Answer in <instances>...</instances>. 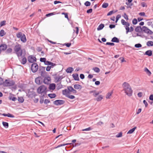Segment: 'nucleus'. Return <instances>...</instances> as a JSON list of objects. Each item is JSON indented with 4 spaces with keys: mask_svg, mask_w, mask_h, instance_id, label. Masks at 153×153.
Returning a JSON list of instances; mask_svg holds the SVG:
<instances>
[{
    "mask_svg": "<svg viewBox=\"0 0 153 153\" xmlns=\"http://www.w3.org/2000/svg\"><path fill=\"white\" fill-rule=\"evenodd\" d=\"M21 45L17 44L14 46V50L17 55L19 59L21 58L23 54H25V51L24 49H22Z\"/></svg>",
    "mask_w": 153,
    "mask_h": 153,
    "instance_id": "nucleus-1",
    "label": "nucleus"
},
{
    "mask_svg": "<svg viewBox=\"0 0 153 153\" xmlns=\"http://www.w3.org/2000/svg\"><path fill=\"white\" fill-rule=\"evenodd\" d=\"M122 86L125 93L128 96H131L132 95L133 91L130 85L127 82H124Z\"/></svg>",
    "mask_w": 153,
    "mask_h": 153,
    "instance_id": "nucleus-2",
    "label": "nucleus"
},
{
    "mask_svg": "<svg viewBox=\"0 0 153 153\" xmlns=\"http://www.w3.org/2000/svg\"><path fill=\"white\" fill-rule=\"evenodd\" d=\"M46 90L47 87L44 85H42L38 88L37 91L38 94H43L44 95L46 93Z\"/></svg>",
    "mask_w": 153,
    "mask_h": 153,
    "instance_id": "nucleus-3",
    "label": "nucleus"
},
{
    "mask_svg": "<svg viewBox=\"0 0 153 153\" xmlns=\"http://www.w3.org/2000/svg\"><path fill=\"white\" fill-rule=\"evenodd\" d=\"M16 36L17 38H20L21 41L22 42L25 43L26 42L27 39L25 35L22 34L21 32H19L17 33Z\"/></svg>",
    "mask_w": 153,
    "mask_h": 153,
    "instance_id": "nucleus-4",
    "label": "nucleus"
},
{
    "mask_svg": "<svg viewBox=\"0 0 153 153\" xmlns=\"http://www.w3.org/2000/svg\"><path fill=\"white\" fill-rule=\"evenodd\" d=\"M15 82L13 80H6L3 83V85L5 86H11L14 85Z\"/></svg>",
    "mask_w": 153,
    "mask_h": 153,
    "instance_id": "nucleus-5",
    "label": "nucleus"
},
{
    "mask_svg": "<svg viewBox=\"0 0 153 153\" xmlns=\"http://www.w3.org/2000/svg\"><path fill=\"white\" fill-rule=\"evenodd\" d=\"M142 30L144 33L149 34H152V32L150 30L145 26H143L142 27Z\"/></svg>",
    "mask_w": 153,
    "mask_h": 153,
    "instance_id": "nucleus-6",
    "label": "nucleus"
},
{
    "mask_svg": "<svg viewBox=\"0 0 153 153\" xmlns=\"http://www.w3.org/2000/svg\"><path fill=\"white\" fill-rule=\"evenodd\" d=\"M38 68V67L37 64L36 63H33L31 66V70L33 73L37 71Z\"/></svg>",
    "mask_w": 153,
    "mask_h": 153,
    "instance_id": "nucleus-7",
    "label": "nucleus"
},
{
    "mask_svg": "<svg viewBox=\"0 0 153 153\" xmlns=\"http://www.w3.org/2000/svg\"><path fill=\"white\" fill-rule=\"evenodd\" d=\"M28 61L30 63H33L36 61V58L33 56H28L27 58Z\"/></svg>",
    "mask_w": 153,
    "mask_h": 153,
    "instance_id": "nucleus-8",
    "label": "nucleus"
},
{
    "mask_svg": "<svg viewBox=\"0 0 153 153\" xmlns=\"http://www.w3.org/2000/svg\"><path fill=\"white\" fill-rule=\"evenodd\" d=\"M7 45L5 44H2L0 45V53L2 51H5L7 48Z\"/></svg>",
    "mask_w": 153,
    "mask_h": 153,
    "instance_id": "nucleus-9",
    "label": "nucleus"
},
{
    "mask_svg": "<svg viewBox=\"0 0 153 153\" xmlns=\"http://www.w3.org/2000/svg\"><path fill=\"white\" fill-rule=\"evenodd\" d=\"M25 54H23L21 58L20 59H19L21 63L23 65L25 64L27 62V59L25 57Z\"/></svg>",
    "mask_w": 153,
    "mask_h": 153,
    "instance_id": "nucleus-10",
    "label": "nucleus"
},
{
    "mask_svg": "<svg viewBox=\"0 0 153 153\" xmlns=\"http://www.w3.org/2000/svg\"><path fill=\"white\" fill-rule=\"evenodd\" d=\"M64 102L63 100H57L54 102V104L56 105H59L63 104Z\"/></svg>",
    "mask_w": 153,
    "mask_h": 153,
    "instance_id": "nucleus-11",
    "label": "nucleus"
},
{
    "mask_svg": "<svg viewBox=\"0 0 153 153\" xmlns=\"http://www.w3.org/2000/svg\"><path fill=\"white\" fill-rule=\"evenodd\" d=\"M55 88L56 85L54 83L50 84L48 87L49 90L51 92H52L55 89Z\"/></svg>",
    "mask_w": 153,
    "mask_h": 153,
    "instance_id": "nucleus-12",
    "label": "nucleus"
},
{
    "mask_svg": "<svg viewBox=\"0 0 153 153\" xmlns=\"http://www.w3.org/2000/svg\"><path fill=\"white\" fill-rule=\"evenodd\" d=\"M51 78L49 77H45L44 79V82L46 84H48L50 82Z\"/></svg>",
    "mask_w": 153,
    "mask_h": 153,
    "instance_id": "nucleus-13",
    "label": "nucleus"
},
{
    "mask_svg": "<svg viewBox=\"0 0 153 153\" xmlns=\"http://www.w3.org/2000/svg\"><path fill=\"white\" fill-rule=\"evenodd\" d=\"M45 64L47 65H51V66H54L56 65V64L48 61H46Z\"/></svg>",
    "mask_w": 153,
    "mask_h": 153,
    "instance_id": "nucleus-14",
    "label": "nucleus"
},
{
    "mask_svg": "<svg viewBox=\"0 0 153 153\" xmlns=\"http://www.w3.org/2000/svg\"><path fill=\"white\" fill-rule=\"evenodd\" d=\"M72 76L75 80L77 81H79V80L78 75L77 74H73L72 75Z\"/></svg>",
    "mask_w": 153,
    "mask_h": 153,
    "instance_id": "nucleus-15",
    "label": "nucleus"
},
{
    "mask_svg": "<svg viewBox=\"0 0 153 153\" xmlns=\"http://www.w3.org/2000/svg\"><path fill=\"white\" fill-rule=\"evenodd\" d=\"M74 88L76 89L80 90L82 88V86L79 84H75L74 85Z\"/></svg>",
    "mask_w": 153,
    "mask_h": 153,
    "instance_id": "nucleus-16",
    "label": "nucleus"
},
{
    "mask_svg": "<svg viewBox=\"0 0 153 153\" xmlns=\"http://www.w3.org/2000/svg\"><path fill=\"white\" fill-rule=\"evenodd\" d=\"M145 54L149 56H151L152 54V51L150 50H148L146 52Z\"/></svg>",
    "mask_w": 153,
    "mask_h": 153,
    "instance_id": "nucleus-17",
    "label": "nucleus"
},
{
    "mask_svg": "<svg viewBox=\"0 0 153 153\" xmlns=\"http://www.w3.org/2000/svg\"><path fill=\"white\" fill-rule=\"evenodd\" d=\"M130 26V24L128 23V24L126 25L125 28L126 30V33L127 34L129 31V26Z\"/></svg>",
    "mask_w": 153,
    "mask_h": 153,
    "instance_id": "nucleus-18",
    "label": "nucleus"
},
{
    "mask_svg": "<svg viewBox=\"0 0 153 153\" xmlns=\"http://www.w3.org/2000/svg\"><path fill=\"white\" fill-rule=\"evenodd\" d=\"M73 71V69L72 67L68 68L66 70V72L68 73H71Z\"/></svg>",
    "mask_w": 153,
    "mask_h": 153,
    "instance_id": "nucleus-19",
    "label": "nucleus"
},
{
    "mask_svg": "<svg viewBox=\"0 0 153 153\" xmlns=\"http://www.w3.org/2000/svg\"><path fill=\"white\" fill-rule=\"evenodd\" d=\"M146 45L149 47L153 46V42L152 41H148L146 42Z\"/></svg>",
    "mask_w": 153,
    "mask_h": 153,
    "instance_id": "nucleus-20",
    "label": "nucleus"
},
{
    "mask_svg": "<svg viewBox=\"0 0 153 153\" xmlns=\"http://www.w3.org/2000/svg\"><path fill=\"white\" fill-rule=\"evenodd\" d=\"M144 71L148 74V75H149V76H150L151 75V73L147 68H145L144 69Z\"/></svg>",
    "mask_w": 153,
    "mask_h": 153,
    "instance_id": "nucleus-21",
    "label": "nucleus"
},
{
    "mask_svg": "<svg viewBox=\"0 0 153 153\" xmlns=\"http://www.w3.org/2000/svg\"><path fill=\"white\" fill-rule=\"evenodd\" d=\"M111 41L113 42H116L117 43H118L119 42V39L116 37H114L113 38Z\"/></svg>",
    "mask_w": 153,
    "mask_h": 153,
    "instance_id": "nucleus-22",
    "label": "nucleus"
},
{
    "mask_svg": "<svg viewBox=\"0 0 153 153\" xmlns=\"http://www.w3.org/2000/svg\"><path fill=\"white\" fill-rule=\"evenodd\" d=\"M76 33V36L77 35V34L78 33H79V28L78 27H76L74 28V32H73V34H74L75 33Z\"/></svg>",
    "mask_w": 153,
    "mask_h": 153,
    "instance_id": "nucleus-23",
    "label": "nucleus"
},
{
    "mask_svg": "<svg viewBox=\"0 0 153 153\" xmlns=\"http://www.w3.org/2000/svg\"><path fill=\"white\" fill-rule=\"evenodd\" d=\"M104 25L103 24H100L97 28L98 30H102L104 27Z\"/></svg>",
    "mask_w": 153,
    "mask_h": 153,
    "instance_id": "nucleus-24",
    "label": "nucleus"
},
{
    "mask_svg": "<svg viewBox=\"0 0 153 153\" xmlns=\"http://www.w3.org/2000/svg\"><path fill=\"white\" fill-rule=\"evenodd\" d=\"M137 127H135L131 129L130 130L127 132V134H132L135 130V129Z\"/></svg>",
    "mask_w": 153,
    "mask_h": 153,
    "instance_id": "nucleus-25",
    "label": "nucleus"
},
{
    "mask_svg": "<svg viewBox=\"0 0 153 153\" xmlns=\"http://www.w3.org/2000/svg\"><path fill=\"white\" fill-rule=\"evenodd\" d=\"M40 79V78L39 77H37L36 78L35 80V82L38 85L41 84V82Z\"/></svg>",
    "mask_w": 153,
    "mask_h": 153,
    "instance_id": "nucleus-26",
    "label": "nucleus"
},
{
    "mask_svg": "<svg viewBox=\"0 0 153 153\" xmlns=\"http://www.w3.org/2000/svg\"><path fill=\"white\" fill-rule=\"evenodd\" d=\"M6 33L3 30H1L0 31V36H3L6 34Z\"/></svg>",
    "mask_w": 153,
    "mask_h": 153,
    "instance_id": "nucleus-27",
    "label": "nucleus"
},
{
    "mask_svg": "<svg viewBox=\"0 0 153 153\" xmlns=\"http://www.w3.org/2000/svg\"><path fill=\"white\" fill-rule=\"evenodd\" d=\"M48 96L51 98H53L55 97L56 95L55 94H48Z\"/></svg>",
    "mask_w": 153,
    "mask_h": 153,
    "instance_id": "nucleus-28",
    "label": "nucleus"
},
{
    "mask_svg": "<svg viewBox=\"0 0 153 153\" xmlns=\"http://www.w3.org/2000/svg\"><path fill=\"white\" fill-rule=\"evenodd\" d=\"M12 51V49L11 48H8L6 51L5 53L7 54L10 53Z\"/></svg>",
    "mask_w": 153,
    "mask_h": 153,
    "instance_id": "nucleus-29",
    "label": "nucleus"
},
{
    "mask_svg": "<svg viewBox=\"0 0 153 153\" xmlns=\"http://www.w3.org/2000/svg\"><path fill=\"white\" fill-rule=\"evenodd\" d=\"M62 78V77L61 76H58L56 78L55 80L57 82H58L61 80Z\"/></svg>",
    "mask_w": 153,
    "mask_h": 153,
    "instance_id": "nucleus-30",
    "label": "nucleus"
},
{
    "mask_svg": "<svg viewBox=\"0 0 153 153\" xmlns=\"http://www.w3.org/2000/svg\"><path fill=\"white\" fill-rule=\"evenodd\" d=\"M102 99L103 97L101 95H100L96 99V100L98 101H100Z\"/></svg>",
    "mask_w": 153,
    "mask_h": 153,
    "instance_id": "nucleus-31",
    "label": "nucleus"
},
{
    "mask_svg": "<svg viewBox=\"0 0 153 153\" xmlns=\"http://www.w3.org/2000/svg\"><path fill=\"white\" fill-rule=\"evenodd\" d=\"M18 100L20 102L22 103L24 102V99L22 97H18Z\"/></svg>",
    "mask_w": 153,
    "mask_h": 153,
    "instance_id": "nucleus-32",
    "label": "nucleus"
},
{
    "mask_svg": "<svg viewBox=\"0 0 153 153\" xmlns=\"http://www.w3.org/2000/svg\"><path fill=\"white\" fill-rule=\"evenodd\" d=\"M62 93L64 95H67L69 94V92L67 89H65L62 91Z\"/></svg>",
    "mask_w": 153,
    "mask_h": 153,
    "instance_id": "nucleus-33",
    "label": "nucleus"
},
{
    "mask_svg": "<svg viewBox=\"0 0 153 153\" xmlns=\"http://www.w3.org/2000/svg\"><path fill=\"white\" fill-rule=\"evenodd\" d=\"M93 70L95 72L99 73L100 71V70L99 68L97 67L93 68Z\"/></svg>",
    "mask_w": 153,
    "mask_h": 153,
    "instance_id": "nucleus-34",
    "label": "nucleus"
},
{
    "mask_svg": "<svg viewBox=\"0 0 153 153\" xmlns=\"http://www.w3.org/2000/svg\"><path fill=\"white\" fill-rule=\"evenodd\" d=\"M112 94L111 92H109L106 95V99H109L110 98V96Z\"/></svg>",
    "mask_w": 153,
    "mask_h": 153,
    "instance_id": "nucleus-35",
    "label": "nucleus"
},
{
    "mask_svg": "<svg viewBox=\"0 0 153 153\" xmlns=\"http://www.w3.org/2000/svg\"><path fill=\"white\" fill-rule=\"evenodd\" d=\"M3 126L6 128H8V123L6 122H2Z\"/></svg>",
    "mask_w": 153,
    "mask_h": 153,
    "instance_id": "nucleus-36",
    "label": "nucleus"
},
{
    "mask_svg": "<svg viewBox=\"0 0 153 153\" xmlns=\"http://www.w3.org/2000/svg\"><path fill=\"white\" fill-rule=\"evenodd\" d=\"M121 23L124 25H126L128 24L129 23L126 22L125 20L123 19H122L121 20Z\"/></svg>",
    "mask_w": 153,
    "mask_h": 153,
    "instance_id": "nucleus-37",
    "label": "nucleus"
},
{
    "mask_svg": "<svg viewBox=\"0 0 153 153\" xmlns=\"http://www.w3.org/2000/svg\"><path fill=\"white\" fill-rule=\"evenodd\" d=\"M108 4L107 3H104L102 5V7L104 8H106L108 6Z\"/></svg>",
    "mask_w": 153,
    "mask_h": 153,
    "instance_id": "nucleus-38",
    "label": "nucleus"
},
{
    "mask_svg": "<svg viewBox=\"0 0 153 153\" xmlns=\"http://www.w3.org/2000/svg\"><path fill=\"white\" fill-rule=\"evenodd\" d=\"M66 97L71 99H74L75 98V96L72 95H68L66 96Z\"/></svg>",
    "mask_w": 153,
    "mask_h": 153,
    "instance_id": "nucleus-39",
    "label": "nucleus"
},
{
    "mask_svg": "<svg viewBox=\"0 0 153 153\" xmlns=\"http://www.w3.org/2000/svg\"><path fill=\"white\" fill-rule=\"evenodd\" d=\"M142 29L140 26L137 27L135 29V31L137 32H139L140 31V29Z\"/></svg>",
    "mask_w": 153,
    "mask_h": 153,
    "instance_id": "nucleus-40",
    "label": "nucleus"
},
{
    "mask_svg": "<svg viewBox=\"0 0 153 153\" xmlns=\"http://www.w3.org/2000/svg\"><path fill=\"white\" fill-rule=\"evenodd\" d=\"M6 21H1L0 22V27H2L4 25L6 24Z\"/></svg>",
    "mask_w": 153,
    "mask_h": 153,
    "instance_id": "nucleus-41",
    "label": "nucleus"
},
{
    "mask_svg": "<svg viewBox=\"0 0 153 153\" xmlns=\"http://www.w3.org/2000/svg\"><path fill=\"white\" fill-rule=\"evenodd\" d=\"M67 88L68 91L72 92L74 88L71 86H68L67 87Z\"/></svg>",
    "mask_w": 153,
    "mask_h": 153,
    "instance_id": "nucleus-42",
    "label": "nucleus"
},
{
    "mask_svg": "<svg viewBox=\"0 0 153 153\" xmlns=\"http://www.w3.org/2000/svg\"><path fill=\"white\" fill-rule=\"evenodd\" d=\"M53 66H48L46 68V70L47 71H49L51 68H52Z\"/></svg>",
    "mask_w": 153,
    "mask_h": 153,
    "instance_id": "nucleus-43",
    "label": "nucleus"
},
{
    "mask_svg": "<svg viewBox=\"0 0 153 153\" xmlns=\"http://www.w3.org/2000/svg\"><path fill=\"white\" fill-rule=\"evenodd\" d=\"M122 133L121 132L119 133L116 135L117 137H122Z\"/></svg>",
    "mask_w": 153,
    "mask_h": 153,
    "instance_id": "nucleus-44",
    "label": "nucleus"
},
{
    "mask_svg": "<svg viewBox=\"0 0 153 153\" xmlns=\"http://www.w3.org/2000/svg\"><path fill=\"white\" fill-rule=\"evenodd\" d=\"M134 46L136 48H140L142 47V45L141 44L139 43V44H135V45Z\"/></svg>",
    "mask_w": 153,
    "mask_h": 153,
    "instance_id": "nucleus-45",
    "label": "nucleus"
},
{
    "mask_svg": "<svg viewBox=\"0 0 153 153\" xmlns=\"http://www.w3.org/2000/svg\"><path fill=\"white\" fill-rule=\"evenodd\" d=\"M99 94L100 92H96V91H95V92L93 93V95L94 97H96L97 95Z\"/></svg>",
    "mask_w": 153,
    "mask_h": 153,
    "instance_id": "nucleus-46",
    "label": "nucleus"
},
{
    "mask_svg": "<svg viewBox=\"0 0 153 153\" xmlns=\"http://www.w3.org/2000/svg\"><path fill=\"white\" fill-rule=\"evenodd\" d=\"M84 4L86 6H89L90 5L91 3L89 1H87Z\"/></svg>",
    "mask_w": 153,
    "mask_h": 153,
    "instance_id": "nucleus-47",
    "label": "nucleus"
},
{
    "mask_svg": "<svg viewBox=\"0 0 153 153\" xmlns=\"http://www.w3.org/2000/svg\"><path fill=\"white\" fill-rule=\"evenodd\" d=\"M40 60L41 62H44L45 63L46 61V59L45 58H40Z\"/></svg>",
    "mask_w": 153,
    "mask_h": 153,
    "instance_id": "nucleus-48",
    "label": "nucleus"
},
{
    "mask_svg": "<svg viewBox=\"0 0 153 153\" xmlns=\"http://www.w3.org/2000/svg\"><path fill=\"white\" fill-rule=\"evenodd\" d=\"M137 20L136 19H134L132 20V23L134 25H136L137 23Z\"/></svg>",
    "mask_w": 153,
    "mask_h": 153,
    "instance_id": "nucleus-49",
    "label": "nucleus"
},
{
    "mask_svg": "<svg viewBox=\"0 0 153 153\" xmlns=\"http://www.w3.org/2000/svg\"><path fill=\"white\" fill-rule=\"evenodd\" d=\"M92 129V128L90 127H88L87 128H85V129H83L82 130L83 131H90Z\"/></svg>",
    "mask_w": 153,
    "mask_h": 153,
    "instance_id": "nucleus-50",
    "label": "nucleus"
},
{
    "mask_svg": "<svg viewBox=\"0 0 153 153\" xmlns=\"http://www.w3.org/2000/svg\"><path fill=\"white\" fill-rule=\"evenodd\" d=\"M114 13L113 10L110 11L107 14L108 16L111 15L113 13Z\"/></svg>",
    "mask_w": 153,
    "mask_h": 153,
    "instance_id": "nucleus-51",
    "label": "nucleus"
},
{
    "mask_svg": "<svg viewBox=\"0 0 153 153\" xmlns=\"http://www.w3.org/2000/svg\"><path fill=\"white\" fill-rule=\"evenodd\" d=\"M106 45L111 46H114V44L113 43L107 42L106 43Z\"/></svg>",
    "mask_w": 153,
    "mask_h": 153,
    "instance_id": "nucleus-52",
    "label": "nucleus"
},
{
    "mask_svg": "<svg viewBox=\"0 0 153 153\" xmlns=\"http://www.w3.org/2000/svg\"><path fill=\"white\" fill-rule=\"evenodd\" d=\"M50 102V100H49L47 99H45L44 101V103L45 104H47L49 103Z\"/></svg>",
    "mask_w": 153,
    "mask_h": 153,
    "instance_id": "nucleus-53",
    "label": "nucleus"
},
{
    "mask_svg": "<svg viewBox=\"0 0 153 153\" xmlns=\"http://www.w3.org/2000/svg\"><path fill=\"white\" fill-rule=\"evenodd\" d=\"M7 117H14V116L11 114H10L8 113L7 114Z\"/></svg>",
    "mask_w": 153,
    "mask_h": 153,
    "instance_id": "nucleus-54",
    "label": "nucleus"
},
{
    "mask_svg": "<svg viewBox=\"0 0 153 153\" xmlns=\"http://www.w3.org/2000/svg\"><path fill=\"white\" fill-rule=\"evenodd\" d=\"M55 14L54 13H50L46 15V16L47 17L49 16H51Z\"/></svg>",
    "mask_w": 153,
    "mask_h": 153,
    "instance_id": "nucleus-55",
    "label": "nucleus"
},
{
    "mask_svg": "<svg viewBox=\"0 0 153 153\" xmlns=\"http://www.w3.org/2000/svg\"><path fill=\"white\" fill-rule=\"evenodd\" d=\"M71 43H65L64 45H65L67 47H69L71 45Z\"/></svg>",
    "mask_w": 153,
    "mask_h": 153,
    "instance_id": "nucleus-56",
    "label": "nucleus"
},
{
    "mask_svg": "<svg viewBox=\"0 0 153 153\" xmlns=\"http://www.w3.org/2000/svg\"><path fill=\"white\" fill-rule=\"evenodd\" d=\"M124 18L127 20H128V16H127V15L126 14V13H125L124 14V16H123Z\"/></svg>",
    "mask_w": 153,
    "mask_h": 153,
    "instance_id": "nucleus-57",
    "label": "nucleus"
},
{
    "mask_svg": "<svg viewBox=\"0 0 153 153\" xmlns=\"http://www.w3.org/2000/svg\"><path fill=\"white\" fill-rule=\"evenodd\" d=\"M92 9H90L87 11V13H91L92 12Z\"/></svg>",
    "mask_w": 153,
    "mask_h": 153,
    "instance_id": "nucleus-58",
    "label": "nucleus"
},
{
    "mask_svg": "<svg viewBox=\"0 0 153 153\" xmlns=\"http://www.w3.org/2000/svg\"><path fill=\"white\" fill-rule=\"evenodd\" d=\"M138 97H142V93L141 92H139L137 94Z\"/></svg>",
    "mask_w": 153,
    "mask_h": 153,
    "instance_id": "nucleus-59",
    "label": "nucleus"
},
{
    "mask_svg": "<svg viewBox=\"0 0 153 153\" xmlns=\"http://www.w3.org/2000/svg\"><path fill=\"white\" fill-rule=\"evenodd\" d=\"M143 103L145 104L146 107H147L148 106V103L145 100L143 101Z\"/></svg>",
    "mask_w": 153,
    "mask_h": 153,
    "instance_id": "nucleus-60",
    "label": "nucleus"
},
{
    "mask_svg": "<svg viewBox=\"0 0 153 153\" xmlns=\"http://www.w3.org/2000/svg\"><path fill=\"white\" fill-rule=\"evenodd\" d=\"M120 17V15H118L116 18V22H117L119 19Z\"/></svg>",
    "mask_w": 153,
    "mask_h": 153,
    "instance_id": "nucleus-61",
    "label": "nucleus"
},
{
    "mask_svg": "<svg viewBox=\"0 0 153 153\" xmlns=\"http://www.w3.org/2000/svg\"><path fill=\"white\" fill-rule=\"evenodd\" d=\"M103 124V123L102 122H99L97 123V125L99 126H101Z\"/></svg>",
    "mask_w": 153,
    "mask_h": 153,
    "instance_id": "nucleus-62",
    "label": "nucleus"
},
{
    "mask_svg": "<svg viewBox=\"0 0 153 153\" xmlns=\"http://www.w3.org/2000/svg\"><path fill=\"white\" fill-rule=\"evenodd\" d=\"M80 77L81 79H84L85 78V76L84 74H81L80 75Z\"/></svg>",
    "mask_w": 153,
    "mask_h": 153,
    "instance_id": "nucleus-63",
    "label": "nucleus"
},
{
    "mask_svg": "<svg viewBox=\"0 0 153 153\" xmlns=\"http://www.w3.org/2000/svg\"><path fill=\"white\" fill-rule=\"evenodd\" d=\"M149 99L150 100L153 101V94H151L150 96Z\"/></svg>",
    "mask_w": 153,
    "mask_h": 153,
    "instance_id": "nucleus-64",
    "label": "nucleus"
}]
</instances>
